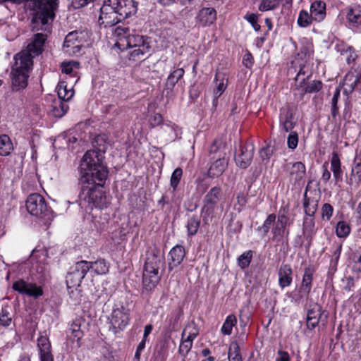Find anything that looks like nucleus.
Instances as JSON below:
<instances>
[{
	"mask_svg": "<svg viewBox=\"0 0 361 361\" xmlns=\"http://www.w3.org/2000/svg\"><path fill=\"white\" fill-rule=\"evenodd\" d=\"M93 170H80L82 192L80 205L86 209H104L109 204V197L102 190L108 177L106 166L98 165Z\"/></svg>",
	"mask_w": 361,
	"mask_h": 361,
	"instance_id": "obj_1",
	"label": "nucleus"
},
{
	"mask_svg": "<svg viewBox=\"0 0 361 361\" xmlns=\"http://www.w3.org/2000/svg\"><path fill=\"white\" fill-rule=\"evenodd\" d=\"M47 35L43 33L34 35L27 47L14 56L11 68V89L20 91L27 86L29 73L32 68V59L42 54Z\"/></svg>",
	"mask_w": 361,
	"mask_h": 361,
	"instance_id": "obj_2",
	"label": "nucleus"
},
{
	"mask_svg": "<svg viewBox=\"0 0 361 361\" xmlns=\"http://www.w3.org/2000/svg\"><path fill=\"white\" fill-rule=\"evenodd\" d=\"M6 1L24 4L32 29L36 31L47 30L49 24L54 20L58 8V0H0V4Z\"/></svg>",
	"mask_w": 361,
	"mask_h": 361,
	"instance_id": "obj_3",
	"label": "nucleus"
},
{
	"mask_svg": "<svg viewBox=\"0 0 361 361\" xmlns=\"http://www.w3.org/2000/svg\"><path fill=\"white\" fill-rule=\"evenodd\" d=\"M136 11L137 3L133 0H104L100 8L98 23L104 27H111Z\"/></svg>",
	"mask_w": 361,
	"mask_h": 361,
	"instance_id": "obj_4",
	"label": "nucleus"
},
{
	"mask_svg": "<svg viewBox=\"0 0 361 361\" xmlns=\"http://www.w3.org/2000/svg\"><path fill=\"white\" fill-rule=\"evenodd\" d=\"M114 35L118 37L119 46L126 47L131 50L128 52V59L131 61L142 59L150 51V39L144 36L132 32L128 27L118 26L114 30Z\"/></svg>",
	"mask_w": 361,
	"mask_h": 361,
	"instance_id": "obj_5",
	"label": "nucleus"
},
{
	"mask_svg": "<svg viewBox=\"0 0 361 361\" xmlns=\"http://www.w3.org/2000/svg\"><path fill=\"white\" fill-rule=\"evenodd\" d=\"M165 258L156 247L147 252V258L144 265L142 284L147 290H152L159 282L161 275L159 274L161 268L164 270Z\"/></svg>",
	"mask_w": 361,
	"mask_h": 361,
	"instance_id": "obj_6",
	"label": "nucleus"
},
{
	"mask_svg": "<svg viewBox=\"0 0 361 361\" xmlns=\"http://www.w3.org/2000/svg\"><path fill=\"white\" fill-rule=\"evenodd\" d=\"M92 150H88L84 154L79 166V170H93L98 165L106 166L103 162V154L107 149L108 143L104 135H97L92 141Z\"/></svg>",
	"mask_w": 361,
	"mask_h": 361,
	"instance_id": "obj_7",
	"label": "nucleus"
},
{
	"mask_svg": "<svg viewBox=\"0 0 361 361\" xmlns=\"http://www.w3.org/2000/svg\"><path fill=\"white\" fill-rule=\"evenodd\" d=\"M27 212L32 216L43 219L45 223L51 221L53 218V212L47 206L44 198L38 193H32L26 200Z\"/></svg>",
	"mask_w": 361,
	"mask_h": 361,
	"instance_id": "obj_8",
	"label": "nucleus"
},
{
	"mask_svg": "<svg viewBox=\"0 0 361 361\" xmlns=\"http://www.w3.org/2000/svg\"><path fill=\"white\" fill-rule=\"evenodd\" d=\"M89 38L87 30H77L70 32L65 37L63 49L70 56L77 55L80 53L82 47Z\"/></svg>",
	"mask_w": 361,
	"mask_h": 361,
	"instance_id": "obj_9",
	"label": "nucleus"
},
{
	"mask_svg": "<svg viewBox=\"0 0 361 361\" xmlns=\"http://www.w3.org/2000/svg\"><path fill=\"white\" fill-rule=\"evenodd\" d=\"M222 197V189L220 186L212 188L203 199V206L201 209V215L204 224H209V219H212L215 207Z\"/></svg>",
	"mask_w": 361,
	"mask_h": 361,
	"instance_id": "obj_10",
	"label": "nucleus"
},
{
	"mask_svg": "<svg viewBox=\"0 0 361 361\" xmlns=\"http://www.w3.org/2000/svg\"><path fill=\"white\" fill-rule=\"evenodd\" d=\"M89 262L81 260L77 262L70 268L66 278L68 288L80 286L82 279L89 271Z\"/></svg>",
	"mask_w": 361,
	"mask_h": 361,
	"instance_id": "obj_11",
	"label": "nucleus"
},
{
	"mask_svg": "<svg viewBox=\"0 0 361 361\" xmlns=\"http://www.w3.org/2000/svg\"><path fill=\"white\" fill-rule=\"evenodd\" d=\"M12 288L21 295L32 297L35 299L39 298L44 294L41 286H37L35 283H30L22 279L14 281Z\"/></svg>",
	"mask_w": 361,
	"mask_h": 361,
	"instance_id": "obj_12",
	"label": "nucleus"
},
{
	"mask_svg": "<svg viewBox=\"0 0 361 361\" xmlns=\"http://www.w3.org/2000/svg\"><path fill=\"white\" fill-rule=\"evenodd\" d=\"M312 279L313 269L310 267L305 268L298 293L294 297H291L290 295H288V298H291L292 302L299 304L303 298H308L312 288Z\"/></svg>",
	"mask_w": 361,
	"mask_h": 361,
	"instance_id": "obj_13",
	"label": "nucleus"
},
{
	"mask_svg": "<svg viewBox=\"0 0 361 361\" xmlns=\"http://www.w3.org/2000/svg\"><path fill=\"white\" fill-rule=\"evenodd\" d=\"M128 322L129 316L127 310L123 307L114 309L111 314L110 323L111 326L110 329H111L114 334H116L118 332L117 330L123 329L128 324Z\"/></svg>",
	"mask_w": 361,
	"mask_h": 361,
	"instance_id": "obj_14",
	"label": "nucleus"
},
{
	"mask_svg": "<svg viewBox=\"0 0 361 361\" xmlns=\"http://www.w3.org/2000/svg\"><path fill=\"white\" fill-rule=\"evenodd\" d=\"M254 152L255 147L252 142H247L240 145V152L235 158L237 166L243 169H247L251 164Z\"/></svg>",
	"mask_w": 361,
	"mask_h": 361,
	"instance_id": "obj_15",
	"label": "nucleus"
},
{
	"mask_svg": "<svg viewBox=\"0 0 361 361\" xmlns=\"http://www.w3.org/2000/svg\"><path fill=\"white\" fill-rule=\"evenodd\" d=\"M284 168L288 173L290 180H293L295 184H299L305 176L306 167L301 161L286 164Z\"/></svg>",
	"mask_w": 361,
	"mask_h": 361,
	"instance_id": "obj_16",
	"label": "nucleus"
},
{
	"mask_svg": "<svg viewBox=\"0 0 361 361\" xmlns=\"http://www.w3.org/2000/svg\"><path fill=\"white\" fill-rule=\"evenodd\" d=\"M226 153H220L218 158L212 162L208 171L207 176L218 178L221 176L228 166V160L225 157Z\"/></svg>",
	"mask_w": 361,
	"mask_h": 361,
	"instance_id": "obj_17",
	"label": "nucleus"
},
{
	"mask_svg": "<svg viewBox=\"0 0 361 361\" xmlns=\"http://www.w3.org/2000/svg\"><path fill=\"white\" fill-rule=\"evenodd\" d=\"M326 319L327 315H323L320 306L315 305L307 311V327L309 329H314L319 322H323V325H324Z\"/></svg>",
	"mask_w": 361,
	"mask_h": 361,
	"instance_id": "obj_18",
	"label": "nucleus"
},
{
	"mask_svg": "<svg viewBox=\"0 0 361 361\" xmlns=\"http://www.w3.org/2000/svg\"><path fill=\"white\" fill-rule=\"evenodd\" d=\"M185 257V250L183 246L176 245L169 253L168 269L172 271L178 267Z\"/></svg>",
	"mask_w": 361,
	"mask_h": 361,
	"instance_id": "obj_19",
	"label": "nucleus"
},
{
	"mask_svg": "<svg viewBox=\"0 0 361 361\" xmlns=\"http://www.w3.org/2000/svg\"><path fill=\"white\" fill-rule=\"evenodd\" d=\"M347 183L357 188L361 183V154L355 157L350 176L347 178Z\"/></svg>",
	"mask_w": 361,
	"mask_h": 361,
	"instance_id": "obj_20",
	"label": "nucleus"
},
{
	"mask_svg": "<svg viewBox=\"0 0 361 361\" xmlns=\"http://www.w3.org/2000/svg\"><path fill=\"white\" fill-rule=\"evenodd\" d=\"M37 347L39 351L40 361H54L51 343L47 336H40L37 338Z\"/></svg>",
	"mask_w": 361,
	"mask_h": 361,
	"instance_id": "obj_21",
	"label": "nucleus"
},
{
	"mask_svg": "<svg viewBox=\"0 0 361 361\" xmlns=\"http://www.w3.org/2000/svg\"><path fill=\"white\" fill-rule=\"evenodd\" d=\"M216 18V11L213 8H202L196 16V20L201 25L206 26L212 24Z\"/></svg>",
	"mask_w": 361,
	"mask_h": 361,
	"instance_id": "obj_22",
	"label": "nucleus"
},
{
	"mask_svg": "<svg viewBox=\"0 0 361 361\" xmlns=\"http://www.w3.org/2000/svg\"><path fill=\"white\" fill-rule=\"evenodd\" d=\"M293 271L289 264H282L279 269V285L281 288L289 286L293 281Z\"/></svg>",
	"mask_w": 361,
	"mask_h": 361,
	"instance_id": "obj_23",
	"label": "nucleus"
},
{
	"mask_svg": "<svg viewBox=\"0 0 361 361\" xmlns=\"http://www.w3.org/2000/svg\"><path fill=\"white\" fill-rule=\"evenodd\" d=\"M228 81V79L225 73L220 72L216 73L214 78L215 87L213 90V94L216 97H219L226 90Z\"/></svg>",
	"mask_w": 361,
	"mask_h": 361,
	"instance_id": "obj_24",
	"label": "nucleus"
},
{
	"mask_svg": "<svg viewBox=\"0 0 361 361\" xmlns=\"http://www.w3.org/2000/svg\"><path fill=\"white\" fill-rule=\"evenodd\" d=\"M310 14L314 21L320 22L326 16V4L322 1H315L310 6Z\"/></svg>",
	"mask_w": 361,
	"mask_h": 361,
	"instance_id": "obj_25",
	"label": "nucleus"
},
{
	"mask_svg": "<svg viewBox=\"0 0 361 361\" xmlns=\"http://www.w3.org/2000/svg\"><path fill=\"white\" fill-rule=\"evenodd\" d=\"M331 171L333 173L336 184L343 181V171L338 155L336 152H333L331 160Z\"/></svg>",
	"mask_w": 361,
	"mask_h": 361,
	"instance_id": "obj_26",
	"label": "nucleus"
},
{
	"mask_svg": "<svg viewBox=\"0 0 361 361\" xmlns=\"http://www.w3.org/2000/svg\"><path fill=\"white\" fill-rule=\"evenodd\" d=\"M184 73L185 71L182 68H177L170 73L165 85V90L167 94L172 92L176 84L183 78Z\"/></svg>",
	"mask_w": 361,
	"mask_h": 361,
	"instance_id": "obj_27",
	"label": "nucleus"
},
{
	"mask_svg": "<svg viewBox=\"0 0 361 361\" xmlns=\"http://www.w3.org/2000/svg\"><path fill=\"white\" fill-rule=\"evenodd\" d=\"M281 111L280 123L281 127L286 132H288L295 126V123L293 122V113L288 108L283 109Z\"/></svg>",
	"mask_w": 361,
	"mask_h": 361,
	"instance_id": "obj_28",
	"label": "nucleus"
},
{
	"mask_svg": "<svg viewBox=\"0 0 361 361\" xmlns=\"http://www.w3.org/2000/svg\"><path fill=\"white\" fill-rule=\"evenodd\" d=\"M14 312L10 305H4L0 309V325L8 327L12 324Z\"/></svg>",
	"mask_w": 361,
	"mask_h": 361,
	"instance_id": "obj_29",
	"label": "nucleus"
},
{
	"mask_svg": "<svg viewBox=\"0 0 361 361\" xmlns=\"http://www.w3.org/2000/svg\"><path fill=\"white\" fill-rule=\"evenodd\" d=\"M346 18L348 23L353 26L361 24V8L359 6L349 7L347 9Z\"/></svg>",
	"mask_w": 361,
	"mask_h": 361,
	"instance_id": "obj_30",
	"label": "nucleus"
},
{
	"mask_svg": "<svg viewBox=\"0 0 361 361\" xmlns=\"http://www.w3.org/2000/svg\"><path fill=\"white\" fill-rule=\"evenodd\" d=\"M51 113L56 118H61L63 116L68 110V105L61 99L54 100L51 106Z\"/></svg>",
	"mask_w": 361,
	"mask_h": 361,
	"instance_id": "obj_31",
	"label": "nucleus"
},
{
	"mask_svg": "<svg viewBox=\"0 0 361 361\" xmlns=\"http://www.w3.org/2000/svg\"><path fill=\"white\" fill-rule=\"evenodd\" d=\"M314 216L305 215L303 219L302 231L306 238L311 239L315 233Z\"/></svg>",
	"mask_w": 361,
	"mask_h": 361,
	"instance_id": "obj_32",
	"label": "nucleus"
},
{
	"mask_svg": "<svg viewBox=\"0 0 361 361\" xmlns=\"http://www.w3.org/2000/svg\"><path fill=\"white\" fill-rule=\"evenodd\" d=\"M58 99H61L63 102H67L70 100L74 92L72 89H68L66 82H60L56 87Z\"/></svg>",
	"mask_w": 361,
	"mask_h": 361,
	"instance_id": "obj_33",
	"label": "nucleus"
},
{
	"mask_svg": "<svg viewBox=\"0 0 361 361\" xmlns=\"http://www.w3.org/2000/svg\"><path fill=\"white\" fill-rule=\"evenodd\" d=\"M89 271L92 269L97 274H105L109 271V264L104 259H99L95 262H89Z\"/></svg>",
	"mask_w": 361,
	"mask_h": 361,
	"instance_id": "obj_34",
	"label": "nucleus"
},
{
	"mask_svg": "<svg viewBox=\"0 0 361 361\" xmlns=\"http://www.w3.org/2000/svg\"><path fill=\"white\" fill-rule=\"evenodd\" d=\"M307 188L308 185L307 186L306 190H307ZM317 201L311 200L310 198L307 197V191H305L304 194L303 202V207L305 209V215L314 216V214L317 210Z\"/></svg>",
	"mask_w": 361,
	"mask_h": 361,
	"instance_id": "obj_35",
	"label": "nucleus"
},
{
	"mask_svg": "<svg viewBox=\"0 0 361 361\" xmlns=\"http://www.w3.org/2000/svg\"><path fill=\"white\" fill-rule=\"evenodd\" d=\"M13 149L12 143L8 136L0 135V155L7 156Z\"/></svg>",
	"mask_w": 361,
	"mask_h": 361,
	"instance_id": "obj_36",
	"label": "nucleus"
},
{
	"mask_svg": "<svg viewBox=\"0 0 361 361\" xmlns=\"http://www.w3.org/2000/svg\"><path fill=\"white\" fill-rule=\"evenodd\" d=\"M237 319L234 314H229L222 327H221V332L224 335H230L232 333V329L233 327L236 324Z\"/></svg>",
	"mask_w": 361,
	"mask_h": 361,
	"instance_id": "obj_37",
	"label": "nucleus"
},
{
	"mask_svg": "<svg viewBox=\"0 0 361 361\" xmlns=\"http://www.w3.org/2000/svg\"><path fill=\"white\" fill-rule=\"evenodd\" d=\"M276 148L274 146L271 145H267L266 147H262L259 151V155L262 160V161L267 164L271 158V157L274 154Z\"/></svg>",
	"mask_w": 361,
	"mask_h": 361,
	"instance_id": "obj_38",
	"label": "nucleus"
},
{
	"mask_svg": "<svg viewBox=\"0 0 361 361\" xmlns=\"http://www.w3.org/2000/svg\"><path fill=\"white\" fill-rule=\"evenodd\" d=\"M276 216L274 214H269L264 221L262 226L258 227L257 231L261 232L263 236H266L268 234L271 227L272 226H274V224L276 221Z\"/></svg>",
	"mask_w": 361,
	"mask_h": 361,
	"instance_id": "obj_39",
	"label": "nucleus"
},
{
	"mask_svg": "<svg viewBox=\"0 0 361 361\" xmlns=\"http://www.w3.org/2000/svg\"><path fill=\"white\" fill-rule=\"evenodd\" d=\"M200 225V219L197 216H192L190 217L187 222V229L188 235H195Z\"/></svg>",
	"mask_w": 361,
	"mask_h": 361,
	"instance_id": "obj_40",
	"label": "nucleus"
},
{
	"mask_svg": "<svg viewBox=\"0 0 361 361\" xmlns=\"http://www.w3.org/2000/svg\"><path fill=\"white\" fill-rule=\"evenodd\" d=\"M357 79L353 73H348L345 75L343 79V92L345 94H349L353 92L352 82H356Z\"/></svg>",
	"mask_w": 361,
	"mask_h": 361,
	"instance_id": "obj_41",
	"label": "nucleus"
},
{
	"mask_svg": "<svg viewBox=\"0 0 361 361\" xmlns=\"http://www.w3.org/2000/svg\"><path fill=\"white\" fill-rule=\"evenodd\" d=\"M350 232L349 225L343 221L337 223L336 233L338 238H346Z\"/></svg>",
	"mask_w": 361,
	"mask_h": 361,
	"instance_id": "obj_42",
	"label": "nucleus"
},
{
	"mask_svg": "<svg viewBox=\"0 0 361 361\" xmlns=\"http://www.w3.org/2000/svg\"><path fill=\"white\" fill-rule=\"evenodd\" d=\"M186 333V329H184L182 333V342L179 347V353L182 355L183 357H185L188 353L190 352L192 346V342L190 341V339H185L184 336Z\"/></svg>",
	"mask_w": 361,
	"mask_h": 361,
	"instance_id": "obj_43",
	"label": "nucleus"
},
{
	"mask_svg": "<svg viewBox=\"0 0 361 361\" xmlns=\"http://www.w3.org/2000/svg\"><path fill=\"white\" fill-rule=\"evenodd\" d=\"M312 20H314L313 18H312V15L309 14L307 11L305 10H302L298 18V23L299 26L305 27L310 25Z\"/></svg>",
	"mask_w": 361,
	"mask_h": 361,
	"instance_id": "obj_44",
	"label": "nucleus"
},
{
	"mask_svg": "<svg viewBox=\"0 0 361 361\" xmlns=\"http://www.w3.org/2000/svg\"><path fill=\"white\" fill-rule=\"evenodd\" d=\"M252 258V252L251 250L243 252L238 258V264L241 269L247 267Z\"/></svg>",
	"mask_w": 361,
	"mask_h": 361,
	"instance_id": "obj_45",
	"label": "nucleus"
},
{
	"mask_svg": "<svg viewBox=\"0 0 361 361\" xmlns=\"http://www.w3.org/2000/svg\"><path fill=\"white\" fill-rule=\"evenodd\" d=\"M182 176L183 170L180 167L176 168L172 173L170 180V185L172 187L173 191L176 190L182 178Z\"/></svg>",
	"mask_w": 361,
	"mask_h": 361,
	"instance_id": "obj_46",
	"label": "nucleus"
},
{
	"mask_svg": "<svg viewBox=\"0 0 361 361\" xmlns=\"http://www.w3.org/2000/svg\"><path fill=\"white\" fill-rule=\"evenodd\" d=\"M222 148L224 149V147H223V144L221 141L217 140H214L209 149L210 154H213L212 159H216L220 153H225Z\"/></svg>",
	"mask_w": 361,
	"mask_h": 361,
	"instance_id": "obj_47",
	"label": "nucleus"
},
{
	"mask_svg": "<svg viewBox=\"0 0 361 361\" xmlns=\"http://www.w3.org/2000/svg\"><path fill=\"white\" fill-rule=\"evenodd\" d=\"M70 330L71 331L73 338H76L77 342L79 343V341L83 335L82 331H80V319H75L72 323Z\"/></svg>",
	"mask_w": 361,
	"mask_h": 361,
	"instance_id": "obj_48",
	"label": "nucleus"
},
{
	"mask_svg": "<svg viewBox=\"0 0 361 361\" xmlns=\"http://www.w3.org/2000/svg\"><path fill=\"white\" fill-rule=\"evenodd\" d=\"M279 5L278 0H261L259 5V10L260 11H267L273 10Z\"/></svg>",
	"mask_w": 361,
	"mask_h": 361,
	"instance_id": "obj_49",
	"label": "nucleus"
},
{
	"mask_svg": "<svg viewBox=\"0 0 361 361\" xmlns=\"http://www.w3.org/2000/svg\"><path fill=\"white\" fill-rule=\"evenodd\" d=\"M334 250L332 252L331 264L333 267H336L338 264V262L340 258V255L342 250V244L341 243H334L333 245Z\"/></svg>",
	"mask_w": 361,
	"mask_h": 361,
	"instance_id": "obj_50",
	"label": "nucleus"
},
{
	"mask_svg": "<svg viewBox=\"0 0 361 361\" xmlns=\"http://www.w3.org/2000/svg\"><path fill=\"white\" fill-rule=\"evenodd\" d=\"M323 84L320 80H313L309 83L304 89V93H315L320 91Z\"/></svg>",
	"mask_w": 361,
	"mask_h": 361,
	"instance_id": "obj_51",
	"label": "nucleus"
},
{
	"mask_svg": "<svg viewBox=\"0 0 361 361\" xmlns=\"http://www.w3.org/2000/svg\"><path fill=\"white\" fill-rule=\"evenodd\" d=\"M334 212V207L329 203L323 204L321 209L322 219L329 221L331 218Z\"/></svg>",
	"mask_w": 361,
	"mask_h": 361,
	"instance_id": "obj_52",
	"label": "nucleus"
},
{
	"mask_svg": "<svg viewBox=\"0 0 361 361\" xmlns=\"http://www.w3.org/2000/svg\"><path fill=\"white\" fill-rule=\"evenodd\" d=\"M229 361H242L237 344L232 345L228 352Z\"/></svg>",
	"mask_w": 361,
	"mask_h": 361,
	"instance_id": "obj_53",
	"label": "nucleus"
},
{
	"mask_svg": "<svg viewBox=\"0 0 361 361\" xmlns=\"http://www.w3.org/2000/svg\"><path fill=\"white\" fill-rule=\"evenodd\" d=\"M182 315V310H180L178 312H172L171 317L169 319H167V321L169 322V329L172 331L174 330L179 317Z\"/></svg>",
	"mask_w": 361,
	"mask_h": 361,
	"instance_id": "obj_54",
	"label": "nucleus"
},
{
	"mask_svg": "<svg viewBox=\"0 0 361 361\" xmlns=\"http://www.w3.org/2000/svg\"><path fill=\"white\" fill-rule=\"evenodd\" d=\"M298 143V133L295 131L290 132L288 137L287 144L288 148L291 149H295Z\"/></svg>",
	"mask_w": 361,
	"mask_h": 361,
	"instance_id": "obj_55",
	"label": "nucleus"
},
{
	"mask_svg": "<svg viewBox=\"0 0 361 361\" xmlns=\"http://www.w3.org/2000/svg\"><path fill=\"white\" fill-rule=\"evenodd\" d=\"M245 18L252 25L255 30L259 31L260 25L257 23V16L255 13H247Z\"/></svg>",
	"mask_w": 361,
	"mask_h": 361,
	"instance_id": "obj_56",
	"label": "nucleus"
},
{
	"mask_svg": "<svg viewBox=\"0 0 361 361\" xmlns=\"http://www.w3.org/2000/svg\"><path fill=\"white\" fill-rule=\"evenodd\" d=\"M286 231V226L281 224H279L275 222L274 224V226L272 228V233L274 238H277L279 236L281 237L284 235Z\"/></svg>",
	"mask_w": 361,
	"mask_h": 361,
	"instance_id": "obj_57",
	"label": "nucleus"
},
{
	"mask_svg": "<svg viewBox=\"0 0 361 361\" xmlns=\"http://www.w3.org/2000/svg\"><path fill=\"white\" fill-rule=\"evenodd\" d=\"M162 116L159 114H154L149 118V122L152 128L158 126L162 123Z\"/></svg>",
	"mask_w": 361,
	"mask_h": 361,
	"instance_id": "obj_58",
	"label": "nucleus"
},
{
	"mask_svg": "<svg viewBox=\"0 0 361 361\" xmlns=\"http://www.w3.org/2000/svg\"><path fill=\"white\" fill-rule=\"evenodd\" d=\"M342 282L344 283L343 289L347 291L352 290V288L355 286V281L353 276H347L342 279Z\"/></svg>",
	"mask_w": 361,
	"mask_h": 361,
	"instance_id": "obj_59",
	"label": "nucleus"
},
{
	"mask_svg": "<svg viewBox=\"0 0 361 361\" xmlns=\"http://www.w3.org/2000/svg\"><path fill=\"white\" fill-rule=\"evenodd\" d=\"M95 0H73L72 5L74 8L79 9L82 8L90 3L94 2Z\"/></svg>",
	"mask_w": 361,
	"mask_h": 361,
	"instance_id": "obj_60",
	"label": "nucleus"
},
{
	"mask_svg": "<svg viewBox=\"0 0 361 361\" xmlns=\"http://www.w3.org/2000/svg\"><path fill=\"white\" fill-rule=\"evenodd\" d=\"M353 259L354 262L353 269L361 272V253H354Z\"/></svg>",
	"mask_w": 361,
	"mask_h": 361,
	"instance_id": "obj_61",
	"label": "nucleus"
},
{
	"mask_svg": "<svg viewBox=\"0 0 361 361\" xmlns=\"http://www.w3.org/2000/svg\"><path fill=\"white\" fill-rule=\"evenodd\" d=\"M254 61L252 54L250 52L246 53L243 56V65L248 68H250L253 65Z\"/></svg>",
	"mask_w": 361,
	"mask_h": 361,
	"instance_id": "obj_62",
	"label": "nucleus"
},
{
	"mask_svg": "<svg viewBox=\"0 0 361 361\" xmlns=\"http://www.w3.org/2000/svg\"><path fill=\"white\" fill-rule=\"evenodd\" d=\"M276 361H290V356L288 352L279 350L277 352Z\"/></svg>",
	"mask_w": 361,
	"mask_h": 361,
	"instance_id": "obj_63",
	"label": "nucleus"
},
{
	"mask_svg": "<svg viewBox=\"0 0 361 361\" xmlns=\"http://www.w3.org/2000/svg\"><path fill=\"white\" fill-rule=\"evenodd\" d=\"M326 165H327V163H324L323 164L324 171H323V173H322V180L324 183H327L329 180L330 178H331V173L328 170Z\"/></svg>",
	"mask_w": 361,
	"mask_h": 361,
	"instance_id": "obj_64",
	"label": "nucleus"
}]
</instances>
